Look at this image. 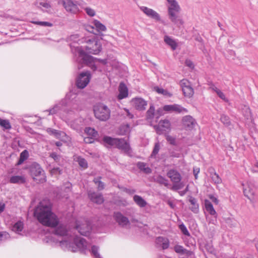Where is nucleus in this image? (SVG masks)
I'll return each mask as SVG.
<instances>
[{"label":"nucleus","mask_w":258,"mask_h":258,"mask_svg":"<svg viewBox=\"0 0 258 258\" xmlns=\"http://www.w3.org/2000/svg\"><path fill=\"white\" fill-rule=\"evenodd\" d=\"M34 215L42 224L51 227H57L54 229V233L56 235L65 236L68 231L66 226L59 224L57 216L52 212L50 202L43 201L39 203L35 208Z\"/></svg>","instance_id":"obj_1"},{"label":"nucleus","mask_w":258,"mask_h":258,"mask_svg":"<svg viewBox=\"0 0 258 258\" xmlns=\"http://www.w3.org/2000/svg\"><path fill=\"white\" fill-rule=\"evenodd\" d=\"M59 245L63 250L73 252L79 251L84 254L88 251H91L95 258H102L98 252V246L93 245L90 250V244L84 238L78 236L70 238L68 240L64 238L59 241Z\"/></svg>","instance_id":"obj_2"},{"label":"nucleus","mask_w":258,"mask_h":258,"mask_svg":"<svg viewBox=\"0 0 258 258\" xmlns=\"http://www.w3.org/2000/svg\"><path fill=\"white\" fill-rule=\"evenodd\" d=\"M73 53L78 56V61L81 64H85L89 66L93 71L98 69L97 63L99 62L104 65L107 62L106 59H99L92 56L88 55L81 47L71 45Z\"/></svg>","instance_id":"obj_3"},{"label":"nucleus","mask_w":258,"mask_h":258,"mask_svg":"<svg viewBox=\"0 0 258 258\" xmlns=\"http://www.w3.org/2000/svg\"><path fill=\"white\" fill-rule=\"evenodd\" d=\"M103 141L105 144L110 146H114L126 154H129L131 152L130 144L124 139L113 138L109 136H105Z\"/></svg>","instance_id":"obj_4"},{"label":"nucleus","mask_w":258,"mask_h":258,"mask_svg":"<svg viewBox=\"0 0 258 258\" xmlns=\"http://www.w3.org/2000/svg\"><path fill=\"white\" fill-rule=\"evenodd\" d=\"M94 113L95 117L101 121H106L110 116V110L108 107L102 103L94 106Z\"/></svg>","instance_id":"obj_5"},{"label":"nucleus","mask_w":258,"mask_h":258,"mask_svg":"<svg viewBox=\"0 0 258 258\" xmlns=\"http://www.w3.org/2000/svg\"><path fill=\"white\" fill-rule=\"evenodd\" d=\"M57 3L69 13L76 14L80 11V4L76 0H57Z\"/></svg>","instance_id":"obj_6"},{"label":"nucleus","mask_w":258,"mask_h":258,"mask_svg":"<svg viewBox=\"0 0 258 258\" xmlns=\"http://www.w3.org/2000/svg\"><path fill=\"white\" fill-rule=\"evenodd\" d=\"M86 43L87 44L84 47L88 53L96 55L99 54L102 50L101 43L96 38L87 39Z\"/></svg>","instance_id":"obj_7"},{"label":"nucleus","mask_w":258,"mask_h":258,"mask_svg":"<svg viewBox=\"0 0 258 258\" xmlns=\"http://www.w3.org/2000/svg\"><path fill=\"white\" fill-rule=\"evenodd\" d=\"M167 175L173 183V188L180 189L183 187V184L180 182L181 176L176 170H169L167 172Z\"/></svg>","instance_id":"obj_8"},{"label":"nucleus","mask_w":258,"mask_h":258,"mask_svg":"<svg viewBox=\"0 0 258 258\" xmlns=\"http://www.w3.org/2000/svg\"><path fill=\"white\" fill-rule=\"evenodd\" d=\"M91 79V75L89 72H85L81 73L76 80V86L78 88H84L89 83Z\"/></svg>","instance_id":"obj_9"},{"label":"nucleus","mask_w":258,"mask_h":258,"mask_svg":"<svg viewBox=\"0 0 258 258\" xmlns=\"http://www.w3.org/2000/svg\"><path fill=\"white\" fill-rule=\"evenodd\" d=\"M243 193L245 197L250 199L251 197L254 196L256 187L254 183L252 181H248L245 184H242Z\"/></svg>","instance_id":"obj_10"},{"label":"nucleus","mask_w":258,"mask_h":258,"mask_svg":"<svg viewBox=\"0 0 258 258\" xmlns=\"http://www.w3.org/2000/svg\"><path fill=\"white\" fill-rule=\"evenodd\" d=\"M132 105L140 111L145 110L147 106V102L144 99L140 97L133 98L131 101Z\"/></svg>","instance_id":"obj_11"},{"label":"nucleus","mask_w":258,"mask_h":258,"mask_svg":"<svg viewBox=\"0 0 258 258\" xmlns=\"http://www.w3.org/2000/svg\"><path fill=\"white\" fill-rule=\"evenodd\" d=\"M163 109L166 112H176L177 113H187L188 110L178 104L166 105L163 106Z\"/></svg>","instance_id":"obj_12"},{"label":"nucleus","mask_w":258,"mask_h":258,"mask_svg":"<svg viewBox=\"0 0 258 258\" xmlns=\"http://www.w3.org/2000/svg\"><path fill=\"white\" fill-rule=\"evenodd\" d=\"M171 124L169 120H160L159 124L155 126V128L158 134H161L163 131L170 129Z\"/></svg>","instance_id":"obj_13"},{"label":"nucleus","mask_w":258,"mask_h":258,"mask_svg":"<svg viewBox=\"0 0 258 258\" xmlns=\"http://www.w3.org/2000/svg\"><path fill=\"white\" fill-rule=\"evenodd\" d=\"M76 228L80 234L84 236L88 235L91 231V226L87 221L82 224H78L77 223Z\"/></svg>","instance_id":"obj_14"},{"label":"nucleus","mask_w":258,"mask_h":258,"mask_svg":"<svg viewBox=\"0 0 258 258\" xmlns=\"http://www.w3.org/2000/svg\"><path fill=\"white\" fill-rule=\"evenodd\" d=\"M140 9L148 17L155 19L156 21H160V15L153 9L145 6L140 7Z\"/></svg>","instance_id":"obj_15"},{"label":"nucleus","mask_w":258,"mask_h":258,"mask_svg":"<svg viewBox=\"0 0 258 258\" xmlns=\"http://www.w3.org/2000/svg\"><path fill=\"white\" fill-rule=\"evenodd\" d=\"M179 12L180 11H175L168 12L170 20L178 27L182 25L183 23L180 17L179 16Z\"/></svg>","instance_id":"obj_16"},{"label":"nucleus","mask_w":258,"mask_h":258,"mask_svg":"<svg viewBox=\"0 0 258 258\" xmlns=\"http://www.w3.org/2000/svg\"><path fill=\"white\" fill-rule=\"evenodd\" d=\"M114 220L122 226H126L130 223L128 218L124 216L120 212H116L113 214Z\"/></svg>","instance_id":"obj_17"},{"label":"nucleus","mask_w":258,"mask_h":258,"mask_svg":"<svg viewBox=\"0 0 258 258\" xmlns=\"http://www.w3.org/2000/svg\"><path fill=\"white\" fill-rule=\"evenodd\" d=\"M182 122L185 128L189 130L192 129L197 123L195 119L190 115H186L183 117Z\"/></svg>","instance_id":"obj_18"},{"label":"nucleus","mask_w":258,"mask_h":258,"mask_svg":"<svg viewBox=\"0 0 258 258\" xmlns=\"http://www.w3.org/2000/svg\"><path fill=\"white\" fill-rule=\"evenodd\" d=\"M88 197L92 202L98 205L102 204L104 202V198L101 194L89 191Z\"/></svg>","instance_id":"obj_19"},{"label":"nucleus","mask_w":258,"mask_h":258,"mask_svg":"<svg viewBox=\"0 0 258 258\" xmlns=\"http://www.w3.org/2000/svg\"><path fill=\"white\" fill-rule=\"evenodd\" d=\"M244 119L249 120L252 119V114L249 107L245 104H241L239 107Z\"/></svg>","instance_id":"obj_20"},{"label":"nucleus","mask_w":258,"mask_h":258,"mask_svg":"<svg viewBox=\"0 0 258 258\" xmlns=\"http://www.w3.org/2000/svg\"><path fill=\"white\" fill-rule=\"evenodd\" d=\"M30 173L32 176L37 177L43 175L44 170L39 164L35 163L30 167Z\"/></svg>","instance_id":"obj_21"},{"label":"nucleus","mask_w":258,"mask_h":258,"mask_svg":"<svg viewBox=\"0 0 258 258\" xmlns=\"http://www.w3.org/2000/svg\"><path fill=\"white\" fill-rule=\"evenodd\" d=\"M156 243L158 246H161L163 249H167L169 246V239L165 237L159 236L156 239Z\"/></svg>","instance_id":"obj_22"},{"label":"nucleus","mask_w":258,"mask_h":258,"mask_svg":"<svg viewBox=\"0 0 258 258\" xmlns=\"http://www.w3.org/2000/svg\"><path fill=\"white\" fill-rule=\"evenodd\" d=\"M119 94L117 98L119 100L123 99L128 96V89L124 83H120L118 87Z\"/></svg>","instance_id":"obj_23"},{"label":"nucleus","mask_w":258,"mask_h":258,"mask_svg":"<svg viewBox=\"0 0 258 258\" xmlns=\"http://www.w3.org/2000/svg\"><path fill=\"white\" fill-rule=\"evenodd\" d=\"M204 205L207 212H208L210 215L214 216L215 218H216L217 213L211 202L208 200H205L204 201Z\"/></svg>","instance_id":"obj_24"},{"label":"nucleus","mask_w":258,"mask_h":258,"mask_svg":"<svg viewBox=\"0 0 258 258\" xmlns=\"http://www.w3.org/2000/svg\"><path fill=\"white\" fill-rule=\"evenodd\" d=\"M137 167L140 170L145 174H150L152 172V169L150 168L147 163L143 162H138L137 163Z\"/></svg>","instance_id":"obj_25"},{"label":"nucleus","mask_w":258,"mask_h":258,"mask_svg":"<svg viewBox=\"0 0 258 258\" xmlns=\"http://www.w3.org/2000/svg\"><path fill=\"white\" fill-rule=\"evenodd\" d=\"M69 40L71 41H73V43L70 44V47L71 48V50H72V48L71 45L75 46H79L80 47H81L82 49L84 50V48L82 46H80L79 45V42L81 41V42H83V40H81L79 38V35L78 34H74L72 35L69 37ZM72 52L73 53V51Z\"/></svg>","instance_id":"obj_26"},{"label":"nucleus","mask_w":258,"mask_h":258,"mask_svg":"<svg viewBox=\"0 0 258 258\" xmlns=\"http://www.w3.org/2000/svg\"><path fill=\"white\" fill-rule=\"evenodd\" d=\"M46 131L50 135L53 136L57 139H60L61 137L66 136L65 133L51 128H48Z\"/></svg>","instance_id":"obj_27"},{"label":"nucleus","mask_w":258,"mask_h":258,"mask_svg":"<svg viewBox=\"0 0 258 258\" xmlns=\"http://www.w3.org/2000/svg\"><path fill=\"white\" fill-rule=\"evenodd\" d=\"M26 181V179L24 176L16 175L12 176L10 179V182L15 184H23Z\"/></svg>","instance_id":"obj_28"},{"label":"nucleus","mask_w":258,"mask_h":258,"mask_svg":"<svg viewBox=\"0 0 258 258\" xmlns=\"http://www.w3.org/2000/svg\"><path fill=\"white\" fill-rule=\"evenodd\" d=\"M169 6L168 8V12L173 11H180V8L178 3L175 0H167Z\"/></svg>","instance_id":"obj_29"},{"label":"nucleus","mask_w":258,"mask_h":258,"mask_svg":"<svg viewBox=\"0 0 258 258\" xmlns=\"http://www.w3.org/2000/svg\"><path fill=\"white\" fill-rule=\"evenodd\" d=\"M189 202L192 205L190 208V210L194 212V213L197 214L199 212V205L197 203V200L192 197L189 199Z\"/></svg>","instance_id":"obj_30"},{"label":"nucleus","mask_w":258,"mask_h":258,"mask_svg":"<svg viewBox=\"0 0 258 258\" xmlns=\"http://www.w3.org/2000/svg\"><path fill=\"white\" fill-rule=\"evenodd\" d=\"M164 42L171 47L172 50H174L177 47V44L174 40L168 36H165L164 38Z\"/></svg>","instance_id":"obj_31"},{"label":"nucleus","mask_w":258,"mask_h":258,"mask_svg":"<svg viewBox=\"0 0 258 258\" xmlns=\"http://www.w3.org/2000/svg\"><path fill=\"white\" fill-rule=\"evenodd\" d=\"M36 6L40 8L42 11L49 9L51 8L50 4L45 1H38L36 2Z\"/></svg>","instance_id":"obj_32"},{"label":"nucleus","mask_w":258,"mask_h":258,"mask_svg":"<svg viewBox=\"0 0 258 258\" xmlns=\"http://www.w3.org/2000/svg\"><path fill=\"white\" fill-rule=\"evenodd\" d=\"M135 202L140 207H145L147 205V202L141 196L135 195L134 196Z\"/></svg>","instance_id":"obj_33"},{"label":"nucleus","mask_w":258,"mask_h":258,"mask_svg":"<svg viewBox=\"0 0 258 258\" xmlns=\"http://www.w3.org/2000/svg\"><path fill=\"white\" fill-rule=\"evenodd\" d=\"M155 115V107L153 104H151L150 106L149 109L147 111L146 118L148 120L151 121L154 118Z\"/></svg>","instance_id":"obj_34"},{"label":"nucleus","mask_w":258,"mask_h":258,"mask_svg":"<svg viewBox=\"0 0 258 258\" xmlns=\"http://www.w3.org/2000/svg\"><path fill=\"white\" fill-rule=\"evenodd\" d=\"M29 157V153L27 150H25L23 152H22L20 155V158L18 161L17 164L21 165L22 164L24 161L28 159Z\"/></svg>","instance_id":"obj_35"},{"label":"nucleus","mask_w":258,"mask_h":258,"mask_svg":"<svg viewBox=\"0 0 258 258\" xmlns=\"http://www.w3.org/2000/svg\"><path fill=\"white\" fill-rule=\"evenodd\" d=\"M93 24L96 27V30L98 32L105 31L106 27L98 20H95L93 21Z\"/></svg>","instance_id":"obj_36"},{"label":"nucleus","mask_w":258,"mask_h":258,"mask_svg":"<svg viewBox=\"0 0 258 258\" xmlns=\"http://www.w3.org/2000/svg\"><path fill=\"white\" fill-rule=\"evenodd\" d=\"M182 92L184 96L188 97H191L194 93V89L190 85L184 87L182 89Z\"/></svg>","instance_id":"obj_37"},{"label":"nucleus","mask_w":258,"mask_h":258,"mask_svg":"<svg viewBox=\"0 0 258 258\" xmlns=\"http://www.w3.org/2000/svg\"><path fill=\"white\" fill-rule=\"evenodd\" d=\"M220 120L222 123H223V124L226 127H228L231 124L229 117L224 114L221 115Z\"/></svg>","instance_id":"obj_38"},{"label":"nucleus","mask_w":258,"mask_h":258,"mask_svg":"<svg viewBox=\"0 0 258 258\" xmlns=\"http://www.w3.org/2000/svg\"><path fill=\"white\" fill-rule=\"evenodd\" d=\"M23 222L19 221L14 225L12 230L17 233L21 232L23 229Z\"/></svg>","instance_id":"obj_39"},{"label":"nucleus","mask_w":258,"mask_h":258,"mask_svg":"<svg viewBox=\"0 0 258 258\" xmlns=\"http://www.w3.org/2000/svg\"><path fill=\"white\" fill-rule=\"evenodd\" d=\"M101 178V177L99 176L95 178L93 180L94 182L97 185V188L98 190H103L105 187L104 182L100 180Z\"/></svg>","instance_id":"obj_40"},{"label":"nucleus","mask_w":258,"mask_h":258,"mask_svg":"<svg viewBox=\"0 0 258 258\" xmlns=\"http://www.w3.org/2000/svg\"><path fill=\"white\" fill-rule=\"evenodd\" d=\"M160 149V145L159 142H157L155 144L153 150L151 154L150 157L152 158H155L156 155L158 154Z\"/></svg>","instance_id":"obj_41"},{"label":"nucleus","mask_w":258,"mask_h":258,"mask_svg":"<svg viewBox=\"0 0 258 258\" xmlns=\"http://www.w3.org/2000/svg\"><path fill=\"white\" fill-rule=\"evenodd\" d=\"M130 131V127L128 124L121 125L119 130L120 135H124L128 133Z\"/></svg>","instance_id":"obj_42"},{"label":"nucleus","mask_w":258,"mask_h":258,"mask_svg":"<svg viewBox=\"0 0 258 258\" xmlns=\"http://www.w3.org/2000/svg\"><path fill=\"white\" fill-rule=\"evenodd\" d=\"M76 161L78 162L80 167L83 168H87L88 167V163L87 161L83 158L78 156L77 157Z\"/></svg>","instance_id":"obj_43"},{"label":"nucleus","mask_w":258,"mask_h":258,"mask_svg":"<svg viewBox=\"0 0 258 258\" xmlns=\"http://www.w3.org/2000/svg\"><path fill=\"white\" fill-rule=\"evenodd\" d=\"M155 181L157 183H158L160 184H163L166 186H167L168 184V180L165 178H164V177H163L161 175L158 176L156 177Z\"/></svg>","instance_id":"obj_44"},{"label":"nucleus","mask_w":258,"mask_h":258,"mask_svg":"<svg viewBox=\"0 0 258 258\" xmlns=\"http://www.w3.org/2000/svg\"><path fill=\"white\" fill-rule=\"evenodd\" d=\"M0 125L5 129H10L11 125L8 120L0 119Z\"/></svg>","instance_id":"obj_45"},{"label":"nucleus","mask_w":258,"mask_h":258,"mask_svg":"<svg viewBox=\"0 0 258 258\" xmlns=\"http://www.w3.org/2000/svg\"><path fill=\"white\" fill-rule=\"evenodd\" d=\"M85 132L87 133L88 135L92 136V137H97V132L94 128L91 127H87L86 128Z\"/></svg>","instance_id":"obj_46"},{"label":"nucleus","mask_w":258,"mask_h":258,"mask_svg":"<svg viewBox=\"0 0 258 258\" xmlns=\"http://www.w3.org/2000/svg\"><path fill=\"white\" fill-rule=\"evenodd\" d=\"M33 24H37L40 26H44V27H51L52 26V24L48 22H43V21H32Z\"/></svg>","instance_id":"obj_47"},{"label":"nucleus","mask_w":258,"mask_h":258,"mask_svg":"<svg viewBox=\"0 0 258 258\" xmlns=\"http://www.w3.org/2000/svg\"><path fill=\"white\" fill-rule=\"evenodd\" d=\"M179 228L182 233L185 236H189L190 233L187 229L186 226L182 223L179 225Z\"/></svg>","instance_id":"obj_48"},{"label":"nucleus","mask_w":258,"mask_h":258,"mask_svg":"<svg viewBox=\"0 0 258 258\" xmlns=\"http://www.w3.org/2000/svg\"><path fill=\"white\" fill-rule=\"evenodd\" d=\"M50 173L52 175H60L62 173V170L59 167H55L51 169Z\"/></svg>","instance_id":"obj_49"},{"label":"nucleus","mask_w":258,"mask_h":258,"mask_svg":"<svg viewBox=\"0 0 258 258\" xmlns=\"http://www.w3.org/2000/svg\"><path fill=\"white\" fill-rule=\"evenodd\" d=\"M60 106L59 105H56L53 108L50 109L49 110H46L45 111H49V114H53L58 112L60 109Z\"/></svg>","instance_id":"obj_50"},{"label":"nucleus","mask_w":258,"mask_h":258,"mask_svg":"<svg viewBox=\"0 0 258 258\" xmlns=\"http://www.w3.org/2000/svg\"><path fill=\"white\" fill-rule=\"evenodd\" d=\"M174 250L176 253H183L184 252V249L181 245H176L174 247Z\"/></svg>","instance_id":"obj_51"},{"label":"nucleus","mask_w":258,"mask_h":258,"mask_svg":"<svg viewBox=\"0 0 258 258\" xmlns=\"http://www.w3.org/2000/svg\"><path fill=\"white\" fill-rule=\"evenodd\" d=\"M10 238V235L6 232H0V241H4Z\"/></svg>","instance_id":"obj_52"},{"label":"nucleus","mask_w":258,"mask_h":258,"mask_svg":"<svg viewBox=\"0 0 258 258\" xmlns=\"http://www.w3.org/2000/svg\"><path fill=\"white\" fill-rule=\"evenodd\" d=\"M85 11L87 15L90 17H93L95 15V11L90 8H86Z\"/></svg>","instance_id":"obj_53"},{"label":"nucleus","mask_w":258,"mask_h":258,"mask_svg":"<svg viewBox=\"0 0 258 258\" xmlns=\"http://www.w3.org/2000/svg\"><path fill=\"white\" fill-rule=\"evenodd\" d=\"M212 179L213 181L217 184H219L221 182L222 180L219 176L218 174L216 173H215L214 175L212 177Z\"/></svg>","instance_id":"obj_54"},{"label":"nucleus","mask_w":258,"mask_h":258,"mask_svg":"<svg viewBox=\"0 0 258 258\" xmlns=\"http://www.w3.org/2000/svg\"><path fill=\"white\" fill-rule=\"evenodd\" d=\"M167 141L171 145H176V141H175V138L169 136L167 135L166 138Z\"/></svg>","instance_id":"obj_55"},{"label":"nucleus","mask_w":258,"mask_h":258,"mask_svg":"<svg viewBox=\"0 0 258 258\" xmlns=\"http://www.w3.org/2000/svg\"><path fill=\"white\" fill-rule=\"evenodd\" d=\"M155 91L159 94H163L166 95L168 94L167 90L163 89V88H160L158 87H155Z\"/></svg>","instance_id":"obj_56"},{"label":"nucleus","mask_w":258,"mask_h":258,"mask_svg":"<svg viewBox=\"0 0 258 258\" xmlns=\"http://www.w3.org/2000/svg\"><path fill=\"white\" fill-rule=\"evenodd\" d=\"M217 94L218 96L223 100H224L225 102H228V100L227 99V98L225 97V94L220 90H219L217 93Z\"/></svg>","instance_id":"obj_57"},{"label":"nucleus","mask_w":258,"mask_h":258,"mask_svg":"<svg viewBox=\"0 0 258 258\" xmlns=\"http://www.w3.org/2000/svg\"><path fill=\"white\" fill-rule=\"evenodd\" d=\"M190 85L189 82L186 79H183L180 81V86L182 87V90L184 87L189 86Z\"/></svg>","instance_id":"obj_58"},{"label":"nucleus","mask_w":258,"mask_h":258,"mask_svg":"<svg viewBox=\"0 0 258 258\" xmlns=\"http://www.w3.org/2000/svg\"><path fill=\"white\" fill-rule=\"evenodd\" d=\"M185 65L189 68L193 69L195 67L194 64L192 61L189 59H186L185 61Z\"/></svg>","instance_id":"obj_59"},{"label":"nucleus","mask_w":258,"mask_h":258,"mask_svg":"<svg viewBox=\"0 0 258 258\" xmlns=\"http://www.w3.org/2000/svg\"><path fill=\"white\" fill-rule=\"evenodd\" d=\"M50 157L57 162L59 160V156L56 153L53 152L50 154Z\"/></svg>","instance_id":"obj_60"},{"label":"nucleus","mask_w":258,"mask_h":258,"mask_svg":"<svg viewBox=\"0 0 258 258\" xmlns=\"http://www.w3.org/2000/svg\"><path fill=\"white\" fill-rule=\"evenodd\" d=\"M84 141L86 143H92L93 142V139L92 138H85Z\"/></svg>","instance_id":"obj_61"},{"label":"nucleus","mask_w":258,"mask_h":258,"mask_svg":"<svg viewBox=\"0 0 258 258\" xmlns=\"http://www.w3.org/2000/svg\"><path fill=\"white\" fill-rule=\"evenodd\" d=\"M210 89L215 92L216 93L219 90L214 85L212 84L210 87Z\"/></svg>","instance_id":"obj_62"},{"label":"nucleus","mask_w":258,"mask_h":258,"mask_svg":"<svg viewBox=\"0 0 258 258\" xmlns=\"http://www.w3.org/2000/svg\"><path fill=\"white\" fill-rule=\"evenodd\" d=\"M170 156H171L172 157L178 158V157H179V153H175L174 152H172L170 153Z\"/></svg>","instance_id":"obj_63"},{"label":"nucleus","mask_w":258,"mask_h":258,"mask_svg":"<svg viewBox=\"0 0 258 258\" xmlns=\"http://www.w3.org/2000/svg\"><path fill=\"white\" fill-rule=\"evenodd\" d=\"M5 205L4 203L0 202V213L3 212L5 209Z\"/></svg>","instance_id":"obj_64"}]
</instances>
